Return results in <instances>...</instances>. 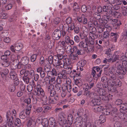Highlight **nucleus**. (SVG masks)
<instances>
[{"label":"nucleus","mask_w":127,"mask_h":127,"mask_svg":"<svg viewBox=\"0 0 127 127\" xmlns=\"http://www.w3.org/2000/svg\"><path fill=\"white\" fill-rule=\"evenodd\" d=\"M127 109V104L126 103L122 104L120 106V112L118 113V110L116 108H114L111 112V114L113 117V120L117 121L121 119L124 121L127 122V115L124 113V112Z\"/></svg>","instance_id":"1"},{"label":"nucleus","mask_w":127,"mask_h":127,"mask_svg":"<svg viewBox=\"0 0 127 127\" xmlns=\"http://www.w3.org/2000/svg\"><path fill=\"white\" fill-rule=\"evenodd\" d=\"M89 119L88 117L86 114L84 115V117H77L74 122L76 127H97L93 123H89L86 125Z\"/></svg>","instance_id":"2"},{"label":"nucleus","mask_w":127,"mask_h":127,"mask_svg":"<svg viewBox=\"0 0 127 127\" xmlns=\"http://www.w3.org/2000/svg\"><path fill=\"white\" fill-rule=\"evenodd\" d=\"M116 65L117 67L114 69V73L118 76L120 78L122 79L124 78V75L125 74L127 71V68L121 61H117Z\"/></svg>","instance_id":"3"},{"label":"nucleus","mask_w":127,"mask_h":127,"mask_svg":"<svg viewBox=\"0 0 127 127\" xmlns=\"http://www.w3.org/2000/svg\"><path fill=\"white\" fill-rule=\"evenodd\" d=\"M49 122L50 127H60V124L58 122H56L54 118L52 117H50L49 118V121L47 119H43L41 124L44 127H47Z\"/></svg>","instance_id":"4"},{"label":"nucleus","mask_w":127,"mask_h":127,"mask_svg":"<svg viewBox=\"0 0 127 127\" xmlns=\"http://www.w3.org/2000/svg\"><path fill=\"white\" fill-rule=\"evenodd\" d=\"M11 71L10 73V75L11 78L13 80H15L17 79V75L15 70L16 68H20V63H18L17 64L16 66L13 65L11 67Z\"/></svg>","instance_id":"5"},{"label":"nucleus","mask_w":127,"mask_h":127,"mask_svg":"<svg viewBox=\"0 0 127 127\" xmlns=\"http://www.w3.org/2000/svg\"><path fill=\"white\" fill-rule=\"evenodd\" d=\"M54 63L56 65V68L58 70V68L60 67L61 68H67L66 65H65L64 59H60L59 60H54Z\"/></svg>","instance_id":"6"},{"label":"nucleus","mask_w":127,"mask_h":127,"mask_svg":"<svg viewBox=\"0 0 127 127\" xmlns=\"http://www.w3.org/2000/svg\"><path fill=\"white\" fill-rule=\"evenodd\" d=\"M34 95L38 96L41 95L43 96L45 95V93L43 90L41 88L40 84H37L36 87L34 89Z\"/></svg>","instance_id":"7"},{"label":"nucleus","mask_w":127,"mask_h":127,"mask_svg":"<svg viewBox=\"0 0 127 127\" xmlns=\"http://www.w3.org/2000/svg\"><path fill=\"white\" fill-rule=\"evenodd\" d=\"M87 16L84 14H82L81 16L77 17V20L80 24L84 25L86 24L87 23Z\"/></svg>","instance_id":"8"},{"label":"nucleus","mask_w":127,"mask_h":127,"mask_svg":"<svg viewBox=\"0 0 127 127\" xmlns=\"http://www.w3.org/2000/svg\"><path fill=\"white\" fill-rule=\"evenodd\" d=\"M61 36V32L58 29L55 30L52 34L53 39L54 40L59 39Z\"/></svg>","instance_id":"9"},{"label":"nucleus","mask_w":127,"mask_h":127,"mask_svg":"<svg viewBox=\"0 0 127 127\" xmlns=\"http://www.w3.org/2000/svg\"><path fill=\"white\" fill-rule=\"evenodd\" d=\"M93 99L92 102L94 106L99 105L101 103V100L99 99L98 96L96 94H95L94 97L93 96Z\"/></svg>","instance_id":"10"},{"label":"nucleus","mask_w":127,"mask_h":127,"mask_svg":"<svg viewBox=\"0 0 127 127\" xmlns=\"http://www.w3.org/2000/svg\"><path fill=\"white\" fill-rule=\"evenodd\" d=\"M86 61L85 60H82L80 61L77 64V69L81 71L83 70V67L85 65Z\"/></svg>","instance_id":"11"},{"label":"nucleus","mask_w":127,"mask_h":127,"mask_svg":"<svg viewBox=\"0 0 127 127\" xmlns=\"http://www.w3.org/2000/svg\"><path fill=\"white\" fill-rule=\"evenodd\" d=\"M49 96V97L48 100L50 103L51 104H54L56 103L59 100V98L58 95H56L55 96Z\"/></svg>","instance_id":"12"},{"label":"nucleus","mask_w":127,"mask_h":127,"mask_svg":"<svg viewBox=\"0 0 127 127\" xmlns=\"http://www.w3.org/2000/svg\"><path fill=\"white\" fill-rule=\"evenodd\" d=\"M116 80H112V79H109L107 81V83L108 86H110L112 87H116L117 86V84L116 82ZM116 88L115 87V90H113V91L115 92L116 90Z\"/></svg>","instance_id":"13"},{"label":"nucleus","mask_w":127,"mask_h":127,"mask_svg":"<svg viewBox=\"0 0 127 127\" xmlns=\"http://www.w3.org/2000/svg\"><path fill=\"white\" fill-rule=\"evenodd\" d=\"M113 108L111 105L108 104L106 109L103 112L104 114L106 115H109L110 114L111 110H112V111L111 112V113L112 110H113Z\"/></svg>","instance_id":"14"},{"label":"nucleus","mask_w":127,"mask_h":127,"mask_svg":"<svg viewBox=\"0 0 127 127\" xmlns=\"http://www.w3.org/2000/svg\"><path fill=\"white\" fill-rule=\"evenodd\" d=\"M36 122L31 118L30 119L27 123V125L28 127H35Z\"/></svg>","instance_id":"15"},{"label":"nucleus","mask_w":127,"mask_h":127,"mask_svg":"<svg viewBox=\"0 0 127 127\" xmlns=\"http://www.w3.org/2000/svg\"><path fill=\"white\" fill-rule=\"evenodd\" d=\"M54 86L53 85L50 84L48 87V91L51 96H54L56 94L55 91H54Z\"/></svg>","instance_id":"16"},{"label":"nucleus","mask_w":127,"mask_h":127,"mask_svg":"<svg viewBox=\"0 0 127 127\" xmlns=\"http://www.w3.org/2000/svg\"><path fill=\"white\" fill-rule=\"evenodd\" d=\"M104 107H103L96 105L94 106L93 107V109L94 111L95 112H99L103 110Z\"/></svg>","instance_id":"17"},{"label":"nucleus","mask_w":127,"mask_h":127,"mask_svg":"<svg viewBox=\"0 0 127 127\" xmlns=\"http://www.w3.org/2000/svg\"><path fill=\"white\" fill-rule=\"evenodd\" d=\"M1 76L2 77L3 79H6V76L7 75L8 73L9 70L8 69L6 68L2 69L1 71Z\"/></svg>","instance_id":"18"},{"label":"nucleus","mask_w":127,"mask_h":127,"mask_svg":"<svg viewBox=\"0 0 127 127\" xmlns=\"http://www.w3.org/2000/svg\"><path fill=\"white\" fill-rule=\"evenodd\" d=\"M29 61V59L28 57H24L22 58L21 59V62L19 63H20V67L21 64H23V65H26L28 63Z\"/></svg>","instance_id":"19"},{"label":"nucleus","mask_w":127,"mask_h":127,"mask_svg":"<svg viewBox=\"0 0 127 127\" xmlns=\"http://www.w3.org/2000/svg\"><path fill=\"white\" fill-rule=\"evenodd\" d=\"M114 69L112 68L110 69L109 71V75L110 77L112 80H116V75L113 73L114 72Z\"/></svg>","instance_id":"20"},{"label":"nucleus","mask_w":127,"mask_h":127,"mask_svg":"<svg viewBox=\"0 0 127 127\" xmlns=\"http://www.w3.org/2000/svg\"><path fill=\"white\" fill-rule=\"evenodd\" d=\"M98 93L100 97L102 98V97L105 96L107 94V92L105 90L102 88H100L98 91Z\"/></svg>","instance_id":"21"},{"label":"nucleus","mask_w":127,"mask_h":127,"mask_svg":"<svg viewBox=\"0 0 127 127\" xmlns=\"http://www.w3.org/2000/svg\"><path fill=\"white\" fill-rule=\"evenodd\" d=\"M87 45V43L86 41H82L80 42L79 46L80 48H83L86 50Z\"/></svg>","instance_id":"22"},{"label":"nucleus","mask_w":127,"mask_h":127,"mask_svg":"<svg viewBox=\"0 0 127 127\" xmlns=\"http://www.w3.org/2000/svg\"><path fill=\"white\" fill-rule=\"evenodd\" d=\"M121 61H119L122 62V63L123 64H125V66L126 67V68H127V61H126L127 57L125 56H122L121 57Z\"/></svg>","instance_id":"23"},{"label":"nucleus","mask_w":127,"mask_h":127,"mask_svg":"<svg viewBox=\"0 0 127 127\" xmlns=\"http://www.w3.org/2000/svg\"><path fill=\"white\" fill-rule=\"evenodd\" d=\"M112 95L109 94L106 96H102V98H100L103 100L107 102L110 99H111L112 98Z\"/></svg>","instance_id":"24"},{"label":"nucleus","mask_w":127,"mask_h":127,"mask_svg":"<svg viewBox=\"0 0 127 127\" xmlns=\"http://www.w3.org/2000/svg\"><path fill=\"white\" fill-rule=\"evenodd\" d=\"M84 95L88 97H92V95H94L95 94L94 93L92 92L89 91V90H86L84 91Z\"/></svg>","instance_id":"25"},{"label":"nucleus","mask_w":127,"mask_h":127,"mask_svg":"<svg viewBox=\"0 0 127 127\" xmlns=\"http://www.w3.org/2000/svg\"><path fill=\"white\" fill-rule=\"evenodd\" d=\"M10 62H11L9 59H6L1 64V65L3 67H7L10 65Z\"/></svg>","instance_id":"26"},{"label":"nucleus","mask_w":127,"mask_h":127,"mask_svg":"<svg viewBox=\"0 0 127 127\" xmlns=\"http://www.w3.org/2000/svg\"><path fill=\"white\" fill-rule=\"evenodd\" d=\"M56 50L58 54H63L64 53V50L62 47L60 46L57 47Z\"/></svg>","instance_id":"27"},{"label":"nucleus","mask_w":127,"mask_h":127,"mask_svg":"<svg viewBox=\"0 0 127 127\" xmlns=\"http://www.w3.org/2000/svg\"><path fill=\"white\" fill-rule=\"evenodd\" d=\"M62 89L61 85L60 84H57L55 86V90L56 92L59 93L61 91Z\"/></svg>","instance_id":"28"},{"label":"nucleus","mask_w":127,"mask_h":127,"mask_svg":"<svg viewBox=\"0 0 127 127\" xmlns=\"http://www.w3.org/2000/svg\"><path fill=\"white\" fill-rule=\"evenodd\" d=\"M27 115L25 112L24 109H23L20 112L19 116L20 118L24 119L26 117Z\"/></svg>","instance_id":"29"},{"label":"nucleus","mask_w":127,"mask_h":127,"mask_svg":"<svg viewBox=\"0 0 127 127\" xmlns=\"http://www.w3.org/2000/svg\"><path fill=\"white\" fill-rule=\"evenodd\" d=\"M73 53H71L70 55V58L72 60L77 61L78 59V56L77 54H73Z\"/></svg>","instance_id":"30"},{"label":"nucleus","mask_w":127,"mask_h":127,"mask_svg":"<svg viewBox=\"0 0 127 127\" xmlns=\"http://www.w3.org/2000/svg\"><path fill=\"white\" fill-rule=\"evenodd\" d=\"M23 46V44L21 43H17L15 45V49L17 51H19L22 48Z\"/></svg>","instance_id":"31"},{"label":"nucleus","mask_w":127,"mask_h":127,"mask_svg":"<svg viewBox=\"0 0 127 127\" xmlns=\"http://www.w3.org/2000/svg\"><path fill=\"white\" fill-rule=\"evenodd\" d=\"M93 68L96 70V75L97 77L100 76L102 72V70L100 68L98 67H94Z\"/></svg>","instance_id":"32"},{"label":"nucleus","mask_w":127,"mask_h":127,"mask_svg":"<svg viewBox=\"0 0 127 127\" xmlns=\"http://www.w3.org/2000/svg\"><path fill=\"white\" fill-rule=\"evenodd\" d=\"M109 2L113 4L115 3L117 5H120L122 3L120 0H109Z\"/></svg>","instance_id":"33"},{"label":"nucleus","mask_w":127,"mask_h":127,"mask_svg":"<svg viewBox=\"0 0 127 127\" xmlns=\"http://www.w3.org/2000/svg\"><path fill=\"white\" fill-rule=\"evenodd\" d=\"M66 51L68 52V53H70L71 51L72 48L71 45L69 44H66V45L64 47Z\"/></svg>","instance_id":"34"},{"label":"nucleus","mask_w":127,"mask_h":127,"mask_svg":"<svg viewBox=\"0 0 127 127\" xmlns=\"http://www.w3.org/2000/svg\"><path fill=\"white\" fill-rule=\"evenodd\" d=\"M32 106L31 105H27L26 109V112L27 115H29L31 112Z\"/></svg>","instance_id":"35"},{"label":"nucleus","mask_w":127,"mask_h":127,"mask_svg":"<svg viewBox=\"0 0 127 127\" xmlns=\"http://www.w3.org/2000/svg\"><path fill=\"white\" fill-rule=\"evenodd\" d=\"M106 117L104 115H101L99 119V121L100 123H102L106 121Z\"/></svg>","instance_id":"36"},{"label":"nucleus","mask_w":127,"mask_h":127,"mask_svg":"<svg viewBox=\"0 0 127 127\" xmlns=\"http://www.w3.org/2000/svg\"><path fill=\"white\" fill-rule=\"evenodd\" d=\"M7 123L8 126H11L14 123L13 118V117H11L10 118L7 119Z\"/></svg>","instance_id":"37"},{"label":"nucleus","mask_w":127,"mask_h":127,"mask_svg":"<svg viewBox=\"0 0 127 127\" xmlns=\"http://www.w3.org/2000/svg\"><path fill=\"white\" fill-rule=\"evenodd\" d=\"M28 72L29 73L28 74V76L31 78H32L35 74L34 71L33 70H31L29 71H28Z\"/></svg>","instance_id":"38"},{"label":"nucleus","mask_w":127,"mask_h":127,"mask_svg":"<svg viewBox=\"0 0 127 127\" xmlns=\"http://www.w3.org/2000/svg\"><path fill=\"white\" fill-rule=\"evenodd\" d=\"M15 125L18 127H20L21 125L20 120L18 118H16L15 120Z\"/></svg>","instance_id":"39"},{"label":"nucleus","mask_w":127,"mask_h":127,"mask_svg":"<svg viewBox=\"0 0 127 127\" xmlns=\"http://www.w3.org/2000/svg\"><path fill=\"white\" fill-rule=\"evenodd\" d=\"M98 32L99 33H100L102 32L104 30V27L103 24L99 26L98 27Z\"/></svg>","instance_id":"40"},{"label":"nucleus","mask_w":127,"mask_h":127,"mask_svg":"<svg viewBox=\"0 0 127 127\" xmlns=\"http://www.w3.org/2000/svg\"><path fill=\"white\" fill-rule=\"evenodd\" d=\"M94 46L93 45L89 44L88 45L86 50L89 51H93L94 50Z\"/></svg>","instance_id":"41"},{"label":"nucleus","mask_w":127,"mask_h":127,"mask_svg":"<svg viewBox=\"0 0 127 127\" xmlns=\"http://www.w3.org/2000/svg\"><path fill=\"white\" fill-rule=\"evenodd\" d=\"M122 9V13L124 16L127 15V8L125 6H123L121 7Z\"/></svg>","instance_id":"42"},{"label":"nucleus","mask_w":127,"mask_h":127,"mask_svg":"<svg viewBox=\"0 0 127 127\" xmlns=\"http://www.w3.org/2000/svg\"><path fill=\"white\" fill-rule=\"evenodd\" d=\"M15 86L14 85H10L9 87V90L10 91L13 92L15 91Z\"/></svg>","instance_id":"43"},{"label":"nucleus","mask_w":127,"mask_h":127,"mask_svg":"<svg viewBox=\"0 0 127 127\" xmlns=\"http://www.w3.org/2000/svg\"><path fill=\"white\" fill-rule=\"evenodd\" d=\"M43 107L44 109V110L43 111L44 113H45V112L47 111L48 110L50 109L51 108V107L49 106V105H45Z\"/></svg>","instance_id":"44"},{"label":"nucleus","mask_w":127,"mask_h":127,"mask_svg":"<svg viewBox=\"0 0 127 127\" xmlns=\"http://www.w3.org/2000/svg\"><path fill=\"white\" fill-rule=\"evenodd\" d=\"M110 34L109 32L107 31L104 32L103 34V37L105 38H107L108 37Z\"/></svg>","instance_id":"45"},{"label":"nucleus","mask_w":127,"mask_h":127,"mask_svg":"<svg viewBox=\"0 0 127 127\" xmlns=\"http://www.w3.org/2000/svg\"><path fill=\"white\" fill-rule=\"evenodd\" d=\"M73 117L71 115L69 114L67 117V120L70 125L72 124Z\"/></svg>","instance_id":"46"},{"label":"nucleus","mask_w":127,"mask_h":127,"mask_svg":"<svg viewBox=\"0 0 127 127\" xmlns=\"http://www.w3.org/2000/svg\"><path fill=\"white\" fill-rule=\"evenodd\" d=\"M64 61L65 65H66L67 68L68 65L70 63V59L67 58H65L64 59Z\"/></svg>","instance_id":"47"},{"label":"nucleus","mask_w":127,"mask_h":127,"mask_svg":"<svg viewBox=\"0 0 127 127\" xmlns=\"http://www.w3.org/2000/svg\"><path fill=\"white\" fill-rule=\"evenodd\" d=\"M63 77V79H65L67 77V73L66 71L63 70L62 71V72H61Z\"/></svg>","instance_id":"48"},{"label":"nucleus","mask_w":127,"mask_h":127,"mask_svg":"<svg viewBox=\"0 0 127 127\" xmlns=\"http://www.w3.org/2000/svg\"><path fill=\"white\" fill-rule=\"evenodd\" d=\"M6 117L7 119L10 118L11 117H13L12 116L11 112L10 111H8L6 113Z\"/></svg>","instance_id":"49"},{"label":"nucleus","mask_w":127,"mask_h":127,"mask_svg":"<svg viewBox=\"0 0 127 127\" xmlns=\"http://www.w3.org/2000/svg\"><path fill=\"white\" fill-rule=\"evenodd\" d=\"M13 5L12 4L10 3L6 5L5 7V8L6 10H9L11 9Z\"/></svg>","instance_id":"50"},{"label":"nucleus","mask_w":127,"mask_h":127,"mask_svg":"<svg viewBox=\"0 0 127 127\" xmlns=\"http://www.w3.org/2000/svg\"><path fill=\"white\" fill-rule=\"evenodd\" d=\"M10 52L8 50H7L4 53V55H2L1 57V59H3V57L4 56H5L6 57H7L9 56L10 55Z\"/></svg>","instance_id":"51"},{"label":"nucleus","mask_w":127,"mask_h":127,"mask_svg":"<svg viewBox=\"0 0 127 127\" xmlns=\"http://www.w3.org/2000/svg\"><path fill=\"white\" fill-rule=\"evenodd\" d=\"M48 61L49 64H52L53 62L54 63V60L53 61V57L52 56H50L49 57Z\"/></svg>","instance_id":"52"},{"label":"nucleus","mask_w":127,"mask_h":127,"mask_svg":"<svg viewBox=\"0 0 127 127\" xmlns=\"http://www.w3.org/2000/svg\"><path fill=\"white\" fill-rule=\"evenodd\" d=\"M121 24V23L120 21H118L117 23L114 25H113V27L116 29H119L120 26Z\"/></svg>","instance_id":"53"},{"label":"nucleus","mask_w":127,"mask_h":127,"mask_svg":"<svg viewBox=\"0 0 127 127\" xmlns=\"http://www.w3.org/2000/svg\"><path fill=\"white\" fill-rule=\"evenodd\" d=\"M111 49H109L106 50L105 54L107 55V56H108L109 57H110L111 56V54H110Z\"/></svg>","instance_id":"54"},{"label":"nucleus","mask_w":127,"mask_h":127,"mask_svg":"<svg viewBox=\"0 0 127 127\" xmlns=\"http://www.w3.org/2000/svg\"><path fill=\"white\" fill-rule=\"evenodd\" d=\"M50 73L51 74V75H54L57 76V72L56 69L55 68H53L52 70V71H50Z\"/></svg>","instance_id":"55"},{"label":"nucleus","mask_w":127,"mask_h":127,"mask_svg":"<svg viewBox=\"0 0 127 127\" xmlns=\"http://www.w3.org/2000/svg\"><path fill=\"white\" fill-rule=\"evenodd\" d=\"M39 63L42 65H44V59L43 57H41L40 59Z\"/></svg>","instance_id":"56"},{"label":"nucleus","mask_w":127,"mask_h":127,"mask_svg":"<svg viewBox=\"0 0 127 127\" xmlns=\"http://www.w3.org/2000/svg\"><path fill=\"white\" fill-rule=\"evenodd\" d=\"M104 27V29L105 28L106 29V31H111V27L108 24H105L104 25H103Z\"/></svg>","instance_id":"57"},{"label":"nucleus","mask_w":127,"mask_h":127,"mask_svg":"<svg viewBox=\"0 0 127 127\" xmlns=\"http://www.w3.org/2000/svg\"><path fill=\"white\" fill-rule=\"evenodd\" d=\"M78 48L77 46H74L72 48L71 51V53L75 52L77 50Z\"/></svg>","instance_id":"58"},{"label":"nucleus","mask_w":127,"mask_h":127,"mask_svg":"<svg viewBox=\"0 0 127 127\" xmlns=\"http://www.w3.org/2000/svg\"><path fill=\"white\" fill-rule=\"evenodd\" d=\"M37 56L36 54H34L32 55L31 57V61L32 62H34L36 60Z\"/></svg>","instance_id":"59"},{"label":"nucleus","mask_w":127,"mask_h":127,"mask_svg":"<svg viewBox=\"0 0 127 127\" xmlns=\"http://www.w3.org/2000/svg\"><path fill=\"white\" fill-rule=\"evenodd\" d=\"M43 108L41 107H39L36 108L35 110L36 113H40L43 110Z\"/></svg>","instance_id":"60"},{"label":"nucleus","mask_w":127,"mask_h":127,"mask_svg":"<svg viewBox=\"0 0 127 127\" xmlns=\"http://www.w3.org/2000/svg\"><path fill=\"white\" fill-rule=\"evenodd\" d=\"M65 38V41L66 43V44H69L70 41V37L68 36H66L64 37Z\"/></svg>","instance_id":"61"},{"label":"nucleus","mask_w":127,"mask_h":127,"mask_svg":"<svg viewBox=\"0 0 127 127\" xmlns=\"http://www.w3.org/2000/svg\"><path fill=\"white\" fill-rule=\"evenodd\" d=\"M61 21V19L59 17H57L54 20V23L56 24H58L60 23Z\"/></svg>","instance_id":"62"},{"label":"nucleus","mask_w":127,"mask_h":127,"mask_svg":"<svg viewBox=\"0 0 127 127\" xmlns=\"http://www.w3.org/2000/svg\"><path fill=\"white\" fill-rule=\"evenodd\" d=\"M29 79L28 77H23V79L24 82H26L27 84H28L29 82Z\"/></svg>","instance_id":"63"},{"label":"nucleus","mask_w":127,"mask_h":127,"mask_svg":"<svg viewBox=\"0 0 127 127\" xmlns=\"http://www.w3.org/2000/svg\"><path fill=\"white\" fill-rule=\"evenodd\" d=\"M114 127H122V125L120 122H117L115 123Z\"/></svg>","instance_id":"64"}]
</instances>
